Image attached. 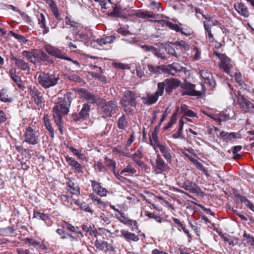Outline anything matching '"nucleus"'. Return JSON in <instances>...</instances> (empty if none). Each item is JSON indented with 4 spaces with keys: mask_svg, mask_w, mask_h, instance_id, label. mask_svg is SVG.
<instances>
[{
    "mask_svg": "<svg viewBox=\"0 0 254 254\" xmlns=\"http://www.w3.org/2000/svg\"><path fill=\"white\" fill-rule=\"evenodd\" d=\"M69 150L72 152L75 155L78 157L79 158L81 159H83V155L82 154L79 150L74 148L72 146H70L69 147Z\"/></svg>",
    "mask_w": 254,
    "mask_h": 254,
    "instance_id": "5fc2aeb1",
    "label": "nucleus"
},
{
    "mask_svg": "<svg viewBox=\"0 0 254 254\" xmlns=\"http://www.w3.org/2000/svg\"><path fill=\"white\" fill-rule=\"evenodd\" d=\"M202 91H197L195 89V85L188 82H185L181 84L180 87L182 90V95H190L196 97H200L205 94V89L203 84H201Z\"/></svg>",
    "mask_w": 254,
    "mask_h": 254,
    "instance_id": "20e7f679",
    "label": "nucleus"
},
{
    "mask_svg": "<svg viewBox=\"0 0 254 254\" xmlns=\"http://www.w3.org/2000/svg\"><path fill=\"white\" fill-rule=\"evenodd\" d=\"M91 183L93 190L98 195L101 196H105L106 195L108 190L105 188H103L101 186L100 183L95 181H91Z\"/></svg>",
    "mask_w": 254,
    "mask_h": 254,
    "instance_id": "6ab92c4d",
    "label": "nucleus"
},
{
    "mask_svg": "<svg viewBox=\"0 0 254 254\" xmlns=\"http://www.w3.org/2000/svg\"><path fill=\"white\" fill-rule=\"evenodd\" d=\"M63 227L64 228H66L71 232H76V228L68 222H65L63 225Z\"/></svg>",
    "mask_w": 254,
    "mask_h": 254,
    "instance_id": "052dcab7",
    "label": "nucleus"
},
{
    "mask_svg": "<svg viewBox=\"0 0 254 254\" xmlns=\"http://www.w3.org/2000/svg\"><path fill=\"white\" fill-rule=\"evenodd\" d=\"M204 114H206L209 117L213 119L216 121H219L220 122L226 121L228 120L229 117L226 115L223 112H220L217 114L212 115V114H207L205 112H203Z\"/></svg>",
    "mask_w": 254,
    "mask_h": 254,
    "instance_id": "a878e982",
    "label": "nucleus"
},
{
    "mask_svg": "<svg viewBox=\"0 0 254 254\" xmlns=\"http://www.w3.org/2000/svg\"><path fill=\"white\" fill-rule=\"evenodd\" d=\"M113 153L118 155L119 156H129L128 154L126 153L125 151L122 150L121 146L118 145L115 147L112 150Z\"/></svg>",
    "mask_w": 254,
    "mask_h": 254,
    "instance_id": "4c0bfd02",
    "label": "nucleus"
},
{
    "mask_svg": "<svg viewBox=\"0 0 254 254\" xmlns=\"http://www.w3.org/2000/svg\"><path fill=\"white\" fill-rule=\"evenodd\" d=\"M65 160L68 164L71 167V169L76 171L79 173H83V168L81 165L72 157L67 156Z\"/></svg>",
    "mask_w": 254,
    "mask_h": 254,
    "instance_id": "f3484780",
    "label": "nucleus"
},
{
    "mask_svg": "<svg viewBox=\"0 0 254 254\" xmlns=\"http://www.w3.org/2000/svg\"><path fill=\"white\" fill-rule=\"evenodd\" d=\"M44 125L46 129L49 131V134L52 137L54 136V130L52 127L50 120L48 118V115H45L44 117Z\"/></svg>",
    "mask_w": 254,
    "mask_h": 254,
    "instance_id": "7c9ffc66",
    "label": "nucleus"
},
{
    "mask_svg": "<svg viewBox=\"0 0 254 254\" xmlns=\"http://www.w3.org/2000/svg\"><path fill=\"white\" fill-rule=\"evenodd\" d=\"M136 94L131 91H127L125 92V99H122L121 104L125 112L130 113L133 111L132 108L136 105Z\"/></svg>",
    "mask_w": 254,
    "mask_h": 254,
    "instance_id": "7ed1b4c3",
    "label": "nucleus"
},
{
    "mask_svg": "<svg viewBox=\"0 0 254 254\" xmlns=\"http://www.w3.org/2000/svg\"><path fill=\"white\" fill-rule=\"evenodd\" d=\"M150 163L152 167L153 172L156 175L167 172L169 168L159 154H157L155 162L151 160Z\"/></svg>",
    "mask_w": 254,
    "mask_h": 254,
    "instance_id": "39448f33",
    "label": "nucleus"
},
{
    "mask_svg": "<svg viewBox=\"0 0 254 254\" xmlns=\"http://www.w3.org/2000/svg\"><path fill=\"white\" fill-rule=\"evenodd\" d=\"M237 133L236 132H228L222 131L220 133V136L224 140H232L237 137Z\"/></svg>",
    "mask_w": 254,
    "mask_h": 254,
    "instance_id": "cd10ccee",
    "label": "nucleus"
},
{
    "mask_svg": "<svg viewBox=\"0 0 254 254\" xmlns=\"http://www.w3.org/2000/svg\"><path fill=\"white\" fill-rule=\"evenodd\" d=\"M66 77L69 80L74 82H79L81 80L80 77L78 75L74 73H70L66 74Z\"/></svg>",
    "mask_w": 254,
    "mask_h": 254,
    "instance_id": "c03bdc74",
    "label": "nucleus"
},
{
    "mask_svg": "<svg viewBox=\"0 0 254 254\" xmlns=\"http://www.w3.org/2000/svg\"><path fill=\"white\" fill-rule=\"evenodd\" d=\"M148 69L151 73L155 74H159L162 73H165V70L167 69L165 68V65H153L151 64H148Z\"/></svg>",
    "mask_w": 254,
    "mask_h": 254,
    "instance_id": "aec40b11",
    "label": "nucleus"
},
{
    "mask_svg": "<svg viewBox=\"0 0 254 254\" xmlns=\"http://www.w3.org/2000/svg\"><path fill=\"white\" fill-rule=\"evenodd\" d=\"M160 84L163 85L162 94H163L164 89L165 88L166 92L168 94H170L174 89L181 85V82L177 79L172 78L166 79L164 82H159L157 85Z\"/></svg>",
    "mask_w": 254,
    "mask_h": 254,
    "instance_id": "9d476101",
    "label": "nucleus"
},
{
    "mask_svg": "<svg viewBox=\"0 0 254 254\" xmlns=\"http://www.w3.org/2000/svg\"><path fill=\"white\" fill-rule=\"evenodd\" d=\"M17 40L21 44V45L26 44L28 42V40L24 36L18 34H17Z\"/></svg>",
    "mask_w": 254,
    "mask_h": 254,
    "instance_id": "bf43d9fd",
    "label": "nucleus"
},
{
    "mask_svg": "<svg viewBox=\"0 0 254 254\" xmlns=\"http://www.w3.org/2000/svg\"><path fill=\"white\" fill-rule=\"evenodd\" d=\"M35 104L40 107H42L43 104V97L40 95V93L36 97L33 98Z\"/></svg>",
    "mask_w": 254,
    "mask_h": 254,
    "instance_id": "864d4df0",
    "label": "nucleus"
},
{
    "mask_svg": "<svg viewBox=\"0 0 254 254\" xmlns=\"http://www.w3.org/2000/svg\"><path fill=\"white\" fill-rule=\"evenodd\" d=\"M25 241L26 243L29 244L30 245L33 246L34 247H38V245H39V242L36 241L31 238H26L25 239Z\"/></svg>",
    "mask_w": 254,
    "mask_h": 254,
    "instance_id": "4d7b16f0",
    "label": "nucleus"
},
{
    "mask_svg": "<svg viewBox=\"0 0 254 254\" xmlns=\"http://www.w3.org/2000/svg\"><path fill=\"white\" fill-rule=\"evenodd\" d=\"M118 103L116 100L105 102L101 107L102 113L104 117H111L118 110Z\"/></svg>",
    "mask_w": 254,
    "mask_h": 254,
    "instance_id": "423d86ee",
    "label": "nucleus"
},
{
    "mask_svg": "<svg viewBox=\"0 0 254 254\" xmlns=\"http://www.w3.org/2000/svg\"><path fill=\"white\" fill-rule=\"evenodd\" d=\"M15 233V230L13 227L0 228V235L4 236H12Z\"/></svg>",
    "mask_w": 254,
    "mask_h": 254,
    "instance_id": "c756f323",
    "label": "nucleus"
},
{
    "mask_svg": "<svg viewBox=\"0 0 254 254\" xmlns=\"http://www.w3.org/2000/svg\"><path fill=\"white\" fill-rule=\"evenodd\" d=\"M237 103L240 108L245 113H254V105L250 101L244 98L240 93L238 92L237 95Z\"/></svg>",
    "mask_w": 254,
    "mask_h": 254,
    "instance_id": "1a4fd4ad",
    "label": "nucleus"
},
{
    "mask_svg": "<svg viewBox=\"0 0 254 254\" xmlns=\"http://www.w3.org/2000/svg\"><path fill=\"white\" fill-rule=\"evenodd\" d=\"M118 127L123 130H125L127 127L128 122L125 116V115L122 116L119 118L117 122Z\"/></svg>",
    "mask_w": 254,
    "mask_h": 254,
    "instance_id": "bb28decb",
    "label": "nucleus"
},
{
    "mask_svg": "<svg viewBox=\"0 0 254 254\" xmlns=\"http://www.w3.org/2000/svg\"><path fill=\"white\" fill-rule=\"evenodd\" d=\"M137 222L135 220H132L131 219L127 220V223L126 225L131 227L132 228H137Z\"/></svg>",
    "mask_w": 254,
    "mask_h": 254,
    "instance_id": "680f3d73",
    "label": "nucleus"
},
{
    "mask_svg": "<svg viewBox=\"0 0 254 254\" xmlns=\"http://www.w3.org/2000/svg\"><path fill=\"white\" fill-rule=\"evenodd\" d=\"M184 116L190 117H194L196 116V114L190 110L186 109L184 111Z\"/></svg>",
    "mask_w": 254,
    "mask_h": 254,
    "instance_id": "69168bd1",
    "label": "nucleus"
},
{
    "mask_svg": "<svg viewBox=\"0 0 254 254\" xmlns=\"http://www.w3.org/2000/svg\"><path fill=\"white\" fill-rule=\"evenodd\" d=\"M89 196L93 201H96L97 204L99 205L101 207H103L104 208L106 207L107 205L105 203V202L103 201L97 195L94 194H90Z\"/></svg>",
    "mask_w": 254,
    "mask_h": 254,
    "instance_id": "58836bf2",
    "label": "nucleus"
},
{
    "mask_svg": "<svg viewBox=\"0 0 254 254\" xmlns=\"http://www.w3.org/2000/svg\"><path fill=\"white\" fill-rule=\"evenodd\" d=\"M60 80L59 74L55 71L42 72L38 77L39 83L45 89L56 85Z\"/></svg>",
    "mask_w": 254,
    "mask_h": 254,
    "instance_id": "f03ea898",
    "label": "nucleus"
},
{
    "mask_svg": "<svg viewBox=\"0 0 254 254\" xmlns=\"http://www.w3.org/2000/svg\"><path fill=\"white\" fill-rule=\"evenodd\" d=\"M179 186L191 193L199 194L201 192V189L197 185L189 179H186L183 182L180 183Z\"/></svg>",
    "mask_w": 254,
    "mask_h": 254,
    "instance_id": "f8f14e48",
    "label": "nucleus"
},
{
    "mask_svg": "<svg viewBox=\"0 0 254 254\" xmlns=\"http://www.w3.org/2000/svg\"><path fill=\"white\" fill-rule=\"evenodd\" d=\"M48 5L50 7L53 13L54 14V15L55 16L56 18L58 19L59 18L60 15L59 13V11H58L57 6L54 0H53V1L50 0V2H49V4H48Z\"/></svg>",
    "mask_w": 254,
    "mask_h": 254,
    "instance_id": "f704fd0d",
    "label": "nucleus"
},
{
    "mask_svg": "<svg viewBox=\"0 0 254 254\" xmlns=\"http://www.w3.org/2000/svg\"><path fill=\"white\" fill-rule=\"evenodd\" d=\"M136 172V170L134 168L132 167L131 164L129 163L121 171V174H124L125 173H127L130 174H134Z\"/></svg>",
    "mask_w": 254,
    "mask_h": 254,
    "instance_id": "c9c22d12",
    "label": "nucleus"
},
{
    "mask_svg": "<svg viewBox=\"0 0 254 254\" xmlns=\"http://www.w3.org/2000/svg\"><path fill=\"white\" fill-rule=\"evenodd\" d=\"M165 68L167 69L165 73L172 75H175L177 72L183 70V67L180 64L177 63L165 65Z\"/></svg>",
    "mask_w": 254,
    "mask_h": 254,
    "instance_id": "dca6fc26",
    "label": "nucleus"
},
{
    "mask_svg": "<svg viewBox=\"0 0 254 254\" xmlns=\"http://www.w3.org/2000/svg\"><path fill=\"white\" fill-rule=\"evenodd\" d=\"M122 236L127 242L133 241L137 242L139 240V238L135 234L131 233L127 230L122 229L120 231Z\"/></svg>",
    "mask_w": 254,
    "mask_h": 254,
    "instance_id": "412c9836",
    "label": "nucleus"
},
{
    "mask_svg": "<svg viewBox=\"0 0 254 254\" xmlns=\"http://www.w3.org/2000/svg\"><path fill=\"white\" fill-rule=\"evenodd\" d=\"M80 96L86 99L89 104L98 103L100 101V97L92 94L85 89H80L79 91Z\"/></svg>",
    "mask_w": 254,
    "mask_h": 254,
    "instance_id": "ddd939ff",
    "label": "nucleus"
},
{
    "mask_svg": "<svg viewBox=\"0 0 254 254\" xmlns=\"http://www.w3.org/2000/svg\"><path fill=\"white\" fill-rule=\"evenodd\" d=\"M202 77L204 79L205 82L209 85L214 87L215 82L212 78V74L206 69H203L200 71Z\"/></svg>",
    "mask_w": 254,
    "mask_h": 254,
    "instance_id": "a211bd4d",
    "label": "nucleus"
},
{
    "mask_svg": "<svg viewBox=\"0 0 254 254\" xmlns=\"http://www.w3.org/2000/svg\"><path fill=\"white\" fill-rule=\"evenodd\" d=\"M45 49L49 55L57 58L64 60L66 57L61 50L51 45H46Z\"/></svg>",
    "mask_w": 254,
    "mask_h": 254,
    "instance_id": "2eb2a0df",
    "label": "nucleus"
},
{
    "mask_svg": "<svg viewBox=\"0 0 254 254\" xmlns=\"http://www.w3.org/2000/svg\"><path fill=\"white\" fill-rule=\"evenodd\" d=\"M145 215L148 217L149 218L154 219L158 223H161L162 222V218L159 216L155 215L153 213L146 211L145 212Z\"/></svg>",
    "mask_w": 254,
    "mask_h": 254,
    "instance_id": "79ce46f5",
    "label": "nucleus"
},
{
    "mask_svg": "<svg viewBox=\"0 0 254 254\" xmlns=\"http://www.w3.org/2000/svg\"><path fill=\"white\" fill-rule=\"evenodd\" d=\"M149 141L150 144L153 146L154 148L155 147H158L162 144L159 141L158 133L155 132H152L151 135L149 136Z\"/></svg>",
    "mask_w": 254,
    "mask_h": 254,
    "instance_id": "c85d7f7f",
    "label": "nucleus"
},
{
    "mask_svg": "<svg viewBox=\"0 0 254 254\" xmlns=\"http://www.w3.org/2000/svg\"><path fill=\"white\" fill-rule=\"evenodd\" d=\"M34 217L43 221H47L50 219V216L48 214L43 213L38 211L34 212Z\"/></svg>",
    "mask_w": 254,
    "mask_h": 254,
    "instance_id": "e433bc0d",
    "label": "nucleus"
},
{
    "mask_svg": "<svg viewBox=\"0 0 254 254\" xmlns=\"http://www.w3.org/2000/svg\"><path fill=\"white\" fill-rule=\"evenodd\" d=\"M163 85L160 84L157 85V90L153 94H151L147 93L145 96L141 97V100L143 103L148 106L152 105L155 103L159 96H162Z\"/></svg>",
    "mask_w": 254,
    "mask_h": 254,
    "instance_id": "0eeeda50",
    "label": "nucleus"
},
{
    "mask_svg": "<svg viewBox=\"0 0 254 254\" xmlns=\"http://www.w3.org/2000/svg\"><path fill=\"white\" fill-rule=\"evenodd\" d=\"M183 154L185 155L186 157H187L190 162L193 163L195 166L199 169L200 170H202L204 168L203 165L199 162L198 160L193 158L191 156L189 155L188 153L186 152H183Z\"/></svg>",
    "mask_w": 254,
    "mask_h": 254,
    "instance_id": "473e14b6",
    "label": "nucleus"
},
{
    "mask_svg": "<svg viewBox=\"0 0 254 254\" xmlns=\"http://www.w3.org/2000/svg\"><path fill=\"white\" fill-rule=\"evenodd\" d=\"M234 8L238 13L245 17L249 16V11L245 5L243 3H238L234 4Z\"/></svg>",
    "mask_w": 254,
    "mask_h": 254,
    "instance_id": "4be33fe9",
    "label": "nucleus"
},
{
    "mask_svg": "<svg viewBox=\"0 0 254 254\" xmlns=\"http://www.w3.org/2000/svg\"><path fill=\"white\" fill-rule=\"evenodd\" d=\"M80 208L87 212L93 214V212L90 208L89 206L87 205L85 202H82L81 205H80Z\"/></svg>",
    "mask_w": 254,
    "mask_h": 254,
    "instance_id": "6e6d98bb",
    "label": "nucleus"
},
{
    "mask_svg": "<svg viewBox=\"0 0 254 254\" xmlns=\"http://www.w3.org/2000/svg\"><path fill=\"white\" fill-rule=\"evenodd\" d=\"M105 163L107 167L111 168L113 166H116V163L115 160L109 158L106 156L104 157Z\"/></svg>",
    "mask_w": 254,
    "mask_h": 254,
    "instance_id": "de8ad7c7",
    "label": "nucleus"
},
{
    "mask_svg": "<svg viewBox=\"0 0 254 254\" xmlns=\"http://www.w3.org/2000/svg\"><path fill=\"white\" fill-rule=\"evenodd\" d=\"M76 24L78 25V27H72L73 34L75 35H77L79 31L82 29V26L80 24L76 22Z\"/></svg>",
    "mask_w": 254,
    "mask_h": 254,
    "instance_id": "0e129e2a",
    "label": "nucleus"
},
{
    "mask_svg": "<svg viewBox=\"0 0 254 254\" xmlns=\"http://www.w3.org/2000/svg\"><path fill=\"white\" fill-rule=\"evenodd\" d=\"M17 66L23 70L29 69L28 64L22 60L17 59Z\"/></svg>",
    "mask_w": 254,
    "mask_h": 254,
    "instance_id": "37998d69",
    "label": "nucleus"
},
{
    "mask_svg": "<svg viewBox=\"0 0 254 254\" xmlns=\"http://www.w3.org/2000/svg\"><path fill=\"white\" fill-rule=\"evenodd\" d=\"M38 23L41 25L46 24V19L44 15L42 13H38L37 15Z\"/></svg>",
    "mask_w": 254,
    "mask_h": 254,
    "instance_id": "603ef678",
    "label": "nucleus"
},
{
    "mask_svg": "<svg viewBox=\"0 0 254 254\" xmlns=\"http://www.w3.org/2000/svg\"><path fill=\"white\" fill-rule=\"evenodd\" d=\"M216 56L220 59V63L219 66L224 72L231 76V70L233 68V65L231 60L224 54L216 53Z\"/></svg>",
    "mask_w": 254,
    "mask_h": 254,
    "instance_id": "6e6552de",
    "label": "nucleus"
},
{
    "mask_svg": "<svg viewBox=\"0 0 254 254\" xmlns=\"http://www.w3.org/2000/svg\"><path fill=\"white\" fill-rule=\"evenodd\" d=\"M142 149L141 148H139L136 152L131 154V157L130 158H132L134 162V159H141L142 157Z\"/></svg>",
    "mask_w": 254,
    "mask_h": 254,
    "instance_id": "49530a36",
    "label": "nucleus"
},
{
    "mask_svg": "<svg viewBox=\"0 0 254 254\" xmlns=\"http://www.w3.org/2000/svg\"><path fill=\"white\" fill-rule=\"evenodd\" d=\"M71 102V99L69 96H64L63 99H61L58 102L55 103L53 108V118L61 132L62 131V129L60 128L62 125V119L68 113Z\"/></svg>",
    "mask_w": 254,
    "mask_h": 254,
    "instance_id": "f257e3e1",
    "label": "nucleus"
},
{
    "mask_svg": "<svg viewBox=\"0 0 254 254\" xmlns=\"http://www.w3.org/2000/svg\"><path fill=\"white\" fill-rule=\"evenodd\" d=\"M158 148L159 149L166 161L169 163H171L172 161V156L170 154L169 147L162 144L158 146Z\"/></svg>",
    "mask_w": 254,
    "mask_h": 254,
    "instance_id": "b1692460",
    "label": "nucleus"
},
{
    "mask_svg": "<svg viewBox=\"0 0 254 254\" xmlns=\"http://www.w3.org/2000/svg\"><path fill=\"white\" fill-rule=\"evenodd\" d=\"M139 47L142 49H143L145 52H150L153 53V52L155 51V47L152 46L147 45H140Z\"/></svg>",
    "mask_w": 254,
    "mask_h": 254,
    "instance_id": "09e8293b",
    "label": "nucleus"
},
{
    "mask_svg": "<svg viewBox=\"0 0 254 254\" xmlns=\"http://www.w3.org/2000/svg\"><path fill=\"white\" fill-rule=\"evenodd\" d=\"M0 100L3 102H10L12 99L8 96L6 90L2 89L0 91Z\"/></svg>",
    "mask_w": 254,
    "mask_h": 254,
    "instance_id": "72a5a7b5",
    "label": "nucleus"
},
{
    "mask_svg": "<svg viewBox=\"0 0 254 254\" xmlns=\"http://www.w3.org/2000/svg\"><path fill=\"white\" fill-rule=\"evenodd\" d=\"M122 11V9L121 7L116 6L114 7L113 10L112 12H111L110 15L113 17H119L121 16Z\"/></svg>",
    "mask_w": 254,
    "mask_h": 254,
    "instance_id": "ea45409f",
    "label": "nucleus"
},
{
    "mask_svg": "<svg viewBox=\"0 0 254 254\" xmlns=\"http://www.w3.org/2000/svg\"><path fill=\"white\" fill-rule=\"evenodd\" d=\"M116 217L121 223L125 224L127 223L128 220V218L124 216L121 212H120L119 214H116Z\"/></svg>",
    "mask_w": 254,
    "mask_h": 254,
    "instance_id": "13d9d810",
    "label": "nucleus"
},
{
    "mask_svg": "<svg viewBox=\"0 0 254 254\" xmlns=\"http://www.w3.org/2000/svg\"><path fill=\"white\" fill-rule=\"evenodd\" d=\"M236 196L239 199L241 202H243L246 206H248L252 211L254 212V205L245 196L240 194H236Z\"/></svg>",
    "mask_w": 254,
    "mask_h": 254,
    "instance_id": "2f4dec72",
    "label": "nucleus"
},
{
    "mask_svg": "<svg viewBox=\"0 0 254 254\" xmlns=\"http://www.w3.org/2000/svg\"><path fill=\"white\" fill-rule=\"evenodd\" d=\"M243 237L246 239L247 243L254 246V237L253 236L245 233L243 235Z\"/></svg>",
    "mask_w": 254,
    "mask_h": 254,
    "instance_id": "3c124183",
    "label": "nucleus"
},
{
    "mask_svg": "<svg viewBox=\"0 0 254 254\" xmlns=\"http://www.w3.org/2000/svg\"><path fill=\"white\" fill-rule=\"evenodd\" d=\"M66 186L68 191H70L73 194L79 195L80 188L79 186L75 184L73 182L69 180L66 183Z\"/></svg>",
    "mask_w": 254,
    "mask_h": 254,
    "instance_id": "393cba45",
    "label": "nucleus"
},
{
    "mask_svg": "<svg viewBox=\"0 0 254 254\" xmlns=\"http://www.w3.org/2000/svg\"><path fill=\"white\" fill-rule=\"evenodd\" d=\"M165 49L168 52V53L169 54L172 55L173 56H174L176 58H180L181 57V55L180 54H177L175 49L172 46L168 45L166 46Z\"/></svg>",
    "mask_w": 254,
    "mask_h": 254,
    "instance_id": "a18cd8bd",
    "label": "nucleus"
},
{
    "mask_svg": "<svg viewBox=\"0 0 254 254\" xmlns=\"http://www.w3.org/2000/svg\"><path fill=\"white\" fill-rule=\"evenodd\" d=\"M31 56H33L35 58V59L38 61V62L40 64V62L41 61L43 62H48L49 57L45 53L38 51H32Z\"/></svg>",
    "mask_w": 254,
    "mask_h": 254,
    "instance_id": "5701e85b",
    "label": "nucleus"
},
{
    "mask_svg": "<svg viewBox=\"0 0 254 254\" xmlns=\"http://www.w3.org/2000/svg\"><path fill=\"white\" fill-rule=\"evenodd\" d=\"M90 111V106L88 103H84L79 113L73 114L72 118L75 122L85 120L89 117Z\"/></svg>",
    "mask_w": 254,
    "mask_h": 254,
    "instance_id": "9b49d317",
    "label": "nucleus"
},
{
    "mask_svg": "<svg viewBox=\"0 0 254 254\" xmlns=\"http://www.w3.org/2000/svg\"><path fill=\"white\" fill-rule=\"evenodd\" d=\"M65 22L66 24L70 25L71 27H78V25L76 24V22L74 21H72L68 17H66L65 18Z\"/></svg>",
    "mask_w": 254,
    "mask_h": 254,
    "instance_id": "338daca9",
    "label": "nucleus"
},
{
    "mask_svg": "<svg viewBox=\"0 0 254 254\" xmlns=\"http://www.w3.org/2000/svg\"><path fill=\"white\" fill-rule=\"evenodd\" d=\"M176 45L182 47L185 50H188L189 48V45L183 40L178 42Z\"/></svg>",
    "mask_w": 254,
    "mask_h": 254,
    "instance_id": "e2e57ef3",
    "label": "nucleus"
},
{
    "mask_svg": "<svg viewBox=\"0 0 254 254\" xmlns=\"http://www.w3.org/2000/svg\"><path fill=\"white\" fill-rule=\"evenodd\" d=\"M25 141L31 144H36L38 143V136L35 129L30 127L26 128L25 133Z\"/></svg>",
    "mask_w": 254,
    "mask_h": 254,
    "instance_id": "4468645a",
    "label": "nucleus"
},
{
    "mask_svg": "<svg viewBox=\"0 0 254 254\" xmlns=\"http://www.w3.org/2000/svg\"><path fill=\"white\" fill-rule=\"evenodd\" d=\"M56 232L61 236V239H65L68 238L69 233L66 232V231L63 229L58 228L57 229Z\"/></svg>",
    "mask_w": 254,
    "mask_h": 254,
    "instance_id": "8fccbe9b",
    "label": "nucleus"
},
{
    "mask_svg": "<svg viewBox=\"0 0 254 254\" xmlns=\"http://www.w3.org/2000/svg\"><path fill=\"white\" fill-rule=\"evenodd\" d=\"M106 241H101L97 239L95 242V246L96 248L100 251H103L105 248Z\"/></svg>",
    "mask_w": 254,
    "mask_h": 254,
    "instance_id": "a19ab883",
    "label": "nucleus"
},
{
    "mask_svg": "<svg viewBox=\"0 0 254 254\" xmlns=\"http://www.w3.org/2000/svg\"><path fill=\"white\" fill-rule=\"evenodd\" d=\"M96 167L100 172H105L107 171V169L103 165L101 162H97L96 164Z\"/></svg>",
    "mask_w": 254,
    "mask_h": 254,
    "instance_id": "774afa93",
    "label": "nucleus"
}]
</instances>
